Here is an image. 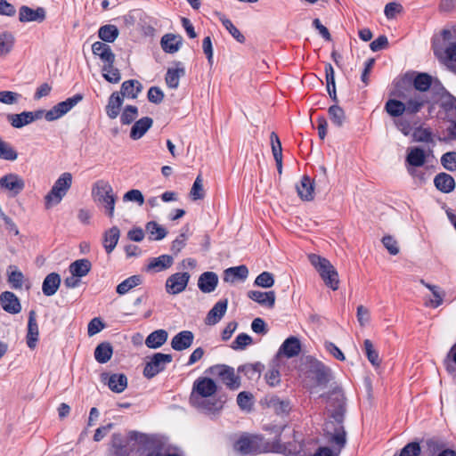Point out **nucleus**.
I'll return each mask as SVG.
<instances>
[{"label":"nucleus","instance_id":"28","mask_svg":"<svg viewBox=\"0 0 456 456\" xmlns=\"http://www.w3.org/2000/svg\"><path fill=\"white\" fill-rule=\"evenodd\" d=\"M102 379L107 380L110 389L115 393H122L127 387V379L124 374L102 375Z\"/></svg>","mask_w":456,"mask_h":456},{"label":"nucleus","instance_id":"44","mask_svg":"<svg viewBox=\"0 0 456 456\" xmlns=\"http://www.w3.org/2000/svg\"><path fill=\"white\" fill-rule=\"evenodd\" d=\"M112 356V347L109 343H101L94 351L95 360L100 363L107 362Z\"/></svg>","mask_w":456,"mask_h":456},{"label":"nucleus","instance_id":"10","mask_svg":"<svg viewBox=\"0 0 456 456\" xmlns=\"http://www.w3.org/2000/svg\"><path fill=\"white\" fill-rule=\"evenodd\" d=\"M83 100V95L80 94H75L72 97L66 99L63 102L57 103L51 110L44 113L45 118L47 121L56 120L66 113H68L72 108H74L78 102Z\"/></svg>","mask_w":456,"mask_h":456},{"label":"nucleus","instance_id":"43","mask_svg":"<svg viewBox=\"0 0 456 456\" xmlns=\"http://www.w3.org/2000/svg\"><path fill=\"white\" fill-rule=\"evenodd\" d=\"M432 77L427 73L418 74L413 80L415 92L425 94L431 86Z\"/></svg>","mask_w":456,"mask_h":456},{"label":"nucleus","instance_id":"35","mask_svg":"<svg viewBox=\"0 0 456 456\" xmlns=\"http://www.w3.org/2000/svg\"><path fill=\"white\" fill-rule=\"evenodd\" d=\"M123 104V98L120 96L119 93H113L110 98L108 104L106 106V113L110 118H116L119 112L120 108Z\"/></svg>","mask_w":456,"mask_h":456},{"label":"nucleus","instance_id":"50","mask_svg":"<svg viewBox=\"0 0 456 456\" xmlns=\"http://www.w3.org/2000/svg\"><path fill=\"white\" fill-rule=\"evenodd\" d=\"M190 196L192 200H202L205 197V190L203 187V179L200 175H199L191 189Z\"/></svg>","mask_w":456,"mask_h":456},{"label":"nucleus","instance_id":"55","mask_svg":"<svg viewBox=\"0 0 456 456\" xmlns=\"http://www.w3.org/2000/svg\"><path fill=\"white\" fill-rule=\"evenodd\" d=\"M412 139L414 142H432V133L428 128L419 126L413 130Z\"/></svg>","mask_w":456,"mask_h":456},{"label":"nucleus","instance_id":"17","mask_svg":"<svg viewBox=\"0 0 456 456\" xmlns=\"http://www.w3.org/2000/svg\"><path fill=\"white\" fill-rule=\"evenodd\" d=\"M194 340V335L190 330L177 333L171 340V346L175 351H183L189 348Z\"/></svg>","mask_w":456,"mask_h":456},{"label":"nucleus","instance_id":"62","mask_svg":"<svg viewBox=\"0 0 456 456\" xmlns=\"http://www.w3.org/2000/svg\"><path fill=\"white\" fill-rule=\"evenodd\" d=\"M382 243L391 255L395 256L399 253L400 248L397 240L394 237L390 235L384 236Z\"/></svg>","mask_w":456,"mask_h":456},{"label":"nucleus","instance_id":"39","mask_svg":"<svg viewBox=\"0 0 456 456\" xmlns=\"http://www.w3.org/2000/svg\"><path fill=\"white\" fill-rule=\"evenodd\" d=\"M65 196L66 194L53 185L49 192L44 197L45 208L51 209L60 204Z\"/></svg>","mask_w":456,"mask_h":456},{"label":"nucleus","instance_id":"12","mask_svg":"<svg viewBox=\"0 0 456 456\" xmlns=\"http://www.w3.org/2000/svg\"><path fill=\"white\" fill-rule=\"evenodd\" d=\"M191 275L189 273H175L166 281L165 289L169 295H177L185 290Z\"/></svg>","mask_w":456,"mask_h":456},{"label":"nucleus","instance_id":"52","mask_svg":"<svg viewBox=\"0 0 456 456\" xmlns=\"http://www.w3.org/2000/svg\"><path fill=\"white\" fill-rule=\"evenodd\" d=\"M146 230L156 240L164 239L167 234L164 227L153 221L147 224Z\"/></svg>","mask_w":456,"mask_h":456},{"label":"nucleus","instance_id":"64","mask_svg":"<svg viewBox=\"0 0 456 456\" xmlns=\"http://www.w3.org/2000/svg\"><path fill=\"white\" fill-rule=\"evenodd\" d=\"M420 446L418 443L412 442L406 444L401 451L400 456H419Z\"/></svg>","mask_w":456,"mask_h":456},{"label":"nucleus","instance_id":"60","mask_svg":"<svg viewBox=\"0 0 456 456\" xmlns=\"http://www.w3.org/2000/svg\"><path fill=\"white\" fill-rule=\"evenodd\" d=\"M395 120L397 129L404 135H409L412 132V122L406 117H399Z\"/></svg>","mask_w":456,"mask_h":456},{"label":"nucleus","instance_id":"16","mask_svg":"<svg viewBox=\"0 0 456 456\" xmlns=\"http://www.w3.org/2000/svg\"><path fill=\"white\" fill-rule=\"evenodd\" d=\"M0 302L3 309L9 314H19L21 310L20 300L12 292H3L0 296Z\"/></svg>","mask_w":456,"mask_h":456},{"label":"nucleus","instance_id":"4","mask_svg":"<svg viewBox=\"0 0 456 456\" xmlns=\"http://www.w3.org/2000/svg\"><path fill=\"white\" fill-rule=\"evenodd\" d=\"M435 55L444 63H456V30H442L433 38Z\"/></svg>","mask_w":456,"mask_h":456},{"label":"nucleus","instance_id":"7","mask_svg":"<svg viewBox=\"0 0 456 456\" xmlns=\"http://www.w3.org/2000/svg\"><path fill=\"white\" fill-rule=\"evenodd\" d=\"M92 195L98 206L102 208L110 217H113L117 196L110 183L105 180L97 181L93 185Z\"/></svg>","mask_w":456,"mask_h":456},{"label":"nucleus","instance_id":"40","mask_svg":"<svg viewBox=\"0 0 456 456\" xmlns=\"http://www.w3.org/2000/svg\"><path fill=\"white\" fill-rule=\"evenodd\" d=\"M142 278L141 275L130 276L117 286L116 291L119 295H125L132 289L142 284Z\"/></svg>","mask_w":456,"mask_h":456},{"label":"nucleus","instance_id":"42","mask_svg":"<svg viewBox=\"0 0 456 456\" xmlns=\"http://www.w3.org/2000/svg\"><path fill=\"white\" fill-rule=\"evenodd\" d=\"M15 37L11 32L0 33V58L11 53Z\"/></svg>","mask_w":456,"mask_h":456},{"label":"nucleus","instance_id":"25","mask_svg":"<svg viewBox=\"0 0 456 456\" xmlns=\"http://www.w3.org/2000/svg\"><path fill=\"white\" fill-rule=\"evenodd\" d=\"M301 351V344L297 338L289 337L281 346L280 354H284L288 358L297 356Z\"/></svg>","mask_w":456,"mask_h":456},{"label":"nucleus","instance_id":"19","mask_svg":"<svg viewBox=\"0 0 456 456\" xmlns=\"http://www.w3.org/2000/svg\"><path fill=\"white\" fill-rule=\"evenodd\" d=\"M39 337L38 325L37 322L35 311H30L28 314V332H27V345L30 349H34L37 346V343Z\"/></svg>","mask_w":456,"mask_h":456},{"label":"nucleus","instance_id":"54","mask_svg":"<svg viewBox=\"0 0 456 456\" xmlns=\"http://www.w3.org/2000/svg\"><path fill=\"white\" fill-rule=\"evenodd\" d=\"M264 366L259 363H250L246 364L239 368L240 371H244L245 374L251 379H258L260 377L261 371Z\"/></svg>","mask_w":456,"mask_h":456},{"label":"nucleus","instance_id":"1","mask_svg":"<svg viewBox=\"0 0 456 456\" xmlns=\"http://www.w3.org/2000/svg\"><path fill=\"white\" fill-rule=\"evenodd\" d=\"M327 410L336 423L327 422L324 430L330 436L331 442L342 447L346 444V432L342 426L345 398L340 389H334L327 397Z\"/></svg>","mask_w":456,"mask_h":456},{"label":"nucleus","instance_id":"22","mask_svg":"<svg viewBox=\"0 0 456 456\" xmlns=\"http://www.w3.org/2000/svg\"><path fill=\"white\" fill-rule=\"evenodd\" d=\"M227 305V299L218 301L207 314L206 324L215 325L219 322L226 313Z\"/></svg>","mask_w":456,"mask_h":456},{"label":"nucleus","instance_id":"5","mask_svg":"<svg viewBox=\"0 0 456 456\" xmlns=\"http://www.w3.org/2000/svg\"><path fill=\"white\" fill-rule=\"evenodd\" d=\"M233 448L242 455L267 452L271 450L282 452L281 444L270 446L260 436H242L234 443Z\"/></svg>","mask_w":456,"mask_h":456},{"label":"nucleus","instance_id":"15","mask_svg":"<svg viewBox=\"0 0 456 456\" xmlns=\"http://www.w3.org/2000/svg\"><path fill=\"white\" fill-rule=\"evenodd\" d=\"M45 19V10L43 7L36 9L23 5L19 11V20L21 22H41Z\"/></svg>","mask_w":456,"mask_h":456},{"label":"nucleus","instance_id":"41","mask_svg":"<svg viewBox=\"0 0 456 456\" xmlns=\"http://www.w3.org/2000/svg\"><path fill=\"white\" fill-rule=\"evenodd\" d=\"M426 288H428L433 294L434 298L430 299L427 305L436 308L443 304L444 297L445 295L440 288L435 285L426 283L423 280L420 281Z\"/></svg>","mask_w":456,"mask_h":456},{"label":"nucleus","instance_id":"57","mask_svg":"<svg viewBox=\"0 0 456 456\" xmlns=\"http://www.w3.org/2000/svg\"><path fill=\"white\" fill-rule=\"evenodd\" d=\"M441 163L448 171H456V152L449 151L444 153L441 158Z\"/></svg>","mask_w":456,"mask_h":456},{"label":"nucleus","instance_id":"38","mask_svg":"<svg viewBox=\"0 0 456 456\" xmlns=\"http://www.w3.org/2000/svg\"><path fill=\"white\" fill-rule=\"evenodd\" d=\"M91 268V262L88 259L83 258L71 263L69 270L71 274H75L81 278L86 276L90 272Z\"/></svg>","mask_w":456,"mask_h":456},{"label":"nucleus","instance_id":"59","mask_svg":"<svg viewBox=\"0 0 456 456\" xmlns=\"http://www.w3.org/2000/svg\"><path fill=\"white\" fill-rule=\"evenodd\" d=\"M138 110L135 106H126L120 117L122 124L129 125L136 118Z\"/></svg>","mask_w":456,"mask_h":456},{"label":"nucleus","instance_id":"2","mask_svg":"<svg viewBox=\"0 0 456 456\" xmlns=\"http://www.w3.org/2000/svg\"><path fill=\"white\" fill-rule=\"evenodd\" d=\"M216 389L217 386L213 379L199 378L193 384L191 401L193 405L200 409L210 412L217 411L223 408L224 401L213 397Z\"/></svg>","mask_w":456,"mask_h":456},{"label":"nucleus","instance_id":"51","mask_svg":"<svg viewBox=\"0 0 456 456\" xmlns=\"http://www.w3.org/2000/svg\"><path fill=\"white\" fill-rule=\"evenodd\" d=\"M17 158V151L9 143L0 138V159L14 161Z\"/></svg>","mask_w":456,"mask_h":456},{"label":"nucleus","instance_id":"24","mask_svg":"<svg viewBox=\"0 0 456 456\" xmlns=\"http://www.w3.org/2000/svg\"><path fill=\"white\" fill-rule=\"evenodd\" d=\"M248 275V269L241 265L235 267L227 268L224 273V281L225 282L234 283L237 281H245Z\"/></svg>","mask_w":456,"mask_h":456},{"label":"nucleus","instance_id":"63","mask_svg":"<svg viewBox=\"0 0 456 456\" xmlns=\"http://www.w3.org/2000/svg\"><path fill=\"white\" fill-rule=\"evenodd\" d=\"M23 280V273L19 270H14L9 273L8 281L15 289L22 288Z\"/></svg>","mask_w":456,"mask_h":456},{"label":"nucleus","instance_id":"21","mask_svg":"<svg viewBox=\"0 0 456 456\" xmlns=\"http://www.w3.org/2000/svg\"><path fill=\"white\" fill-rule=\"evenodd\" d=\"M183 44V38L180 35L167 33L161 38L160 45L164 52L175 53L179 51Z\"/></svg>","mask_w":456,"mask_h":456},{"label":"nucleus","instance_id":"61","mask_svg":"<svg viewBox=\"0 0 456 456\" xmlns=\"http://www.w3.org/2000/svg\"><path fill=\"white\" fill-rule=\"evenodd\" d=\"M403 5L396 2H391L385 6V15L387 19H394L403 12Z\"/></svg>","mask_w":456,"mask_h":456},{"label":"nucleus","instance_id":"36","mask_svg":"<svg viewBox=\"0 0 456 456\" xmlns=\"http://www.w3.org/2000/svg\"><path fill=\"white\" fill-rule=\"evenodd\" d=\"M184 68L178 64L175 68H169L166 74V83L169 88L175 89L179 86L180 78L184 76Z\"/></svg>","mask_w":456,"mask_h":456},{"label":"nucleus","instance_id":"29","mask_svg":"<svg viewBox=\"0 0 456 456\" xmlns=\"http://www.w3.org/2000/svg\"><path fill=\"white\" fill-rule=\"evenodd\" d=\"M120 236V231L117 226L107 230L103 234L102 244L105 251L110 254L116 248Z\"/></svg>","mask_w":456,"mask_h":456},{"label":"nucleus","instance_id":"3","mask_svg":"<svg viewBox=\"0 0 456 456\" xmlns=\"http://www.w3.org/2000/svg\"><path fill=\"white\" fill-rule=\"evenodd\" d=\"M429 103L430 100L426 94L410 92L403 100L389 99L385 104V110L393 118L414 116Z\"/></svg>","mask_w":456,"mask_h":456},{"label":"nucleus","instance_id":"6","mask_svg":"<svg viewBox=\"0 0 456 456\" xmlns=\"http://www.w3.org/2000/svg\"><path fill=\"white\" fill-rule=\"evenodd\" d=\"M308 260L319 273L324 284L334 291L338 290L340 283L338 273L330 261L316 254L308 255Z\"/></svg>","mask_w":456,"mask_h":456},{"label":"nucleus","instance_id":"48","mask_svg":"<svg viewBox=\"0 0 456 456\" xmlns=\"http://www.w3.org/2000/svg\"><path fill=\"white\" fill-rule=\"evenodd\" d=\"M365 354L370 362L379 367L380 364V359L378 351L374 348L372 342L370 339H365L363 342Z\"/></svg>","mask_w":456,"mask_h":456},{"label":"nucleus","instance_id":"33","mask_svg":"<svg viewBox=\"0 0 456 456\" xmlns=\"http://www.w3.org/2000/svg\"><path fill=\"white\" fill-rule=\"evenodd\" d=\"M142 89L138 80L131 79L123 82L120 89L121 97L135 99Z\"/></svg>","mask_w":456,"mask_h":456},{"label":"nucleus","instance_id":"46","mask_svg":"<svg viewBox=\"0 0 456 456\" xmlns=\"http://www.w3.org/2000/svg\"><path fill=\"white\" fill-rule=\"evenodd\" d=\"M114 63L103 64L102 76L110 83L117 84L120 81L119 70L113 66Z\"/></svg>","mask_w":456,"mask_h":456},{"label":"nucleus","instance_id":"58","mask_svg":"<svg viewBox=\"0 0 456 456\" xmlns=\"http://www.w3.org/2000/svg\"><path fill=\"white\" fill-rule=\"evenodd\" d=\"M237 403L241 410L250 411L253 405V396L247 392H240L237 396Z\"/></svg>","mask_w":456,"mask_h":456},{"label":"nucleus","instance_id":"53","mask_svg":"<svg viewBox=\"0 0 456 456\" xmlns=\"http://www.w3.org/2000/svg\"><path fill=\"white\" fill-rule=\"evenodd\" d=\"M253 342L252 338L247 333L239 334L232 341L231 348L236 351L244 350L248 346Z\"/></svg>","mask_w":456,"mask_h":456},{"label":"nucleus","instance_id":"27","mask_svg":"<svg viewBox=\"0 0 456 456\" xmlns=\"http://www.w3.org/2000/svg\"><path fill=\"white\" fill-rule=\"evenodd\" d=\"M173 257L169 255H161L158 257L151 258L146 267L147 271L155 273L162 272L168 269L173 265Z\"/></svg>","mask_w":456,"mask_h":456},{"label":"nucleus","instance_id":"9","mask_svg":"<svg viewBox=\"0 0 456 456\" xmlns=\"http://www.w3.org/2000/svg\"><path fill=\"white\" fill-rule=\"evenodd\" d=\"M210 374L217 377L224 384L230 389H238L240 386V379L238 375L235 374V370L232 367L217 364L212 366L209 369Z\"/></svg>","mask_w":456,"mask_h":456},{"label":"nucleus","instance_id":"30","mask_svg":"<svg viewBox=\"0 0 456 456\" xmlns=\"http://www.w3.org/2000/svg\"><path fill=\"white\" fill-rule=\"evenodd\" d=\"M434 183L438 191L444 193L451 192L455 188V181L453 177L446 173H440L436 175Z\"/></svg>","mask_w":456,"mask_h":456},{"label":"nucleus","instance_id":"45","mask_svg":"<svg viewBox=\"0 0 456 456\" xmlns=\"http://www.w3.org/2000/svg\"><path fill=\"white\" fill-rule=\"evenodd\" d=\"M313 372L320 384L328 382L330 377V370L320 362H314L312 365Z\"/></svg>","mask_w":456,"mask_h":456},{"label":"nucleus","instance_id":"8","mask_svg":"<svg viewBox=\"0 0 456 456\" xmlns=\"http://www.w3.org/2000/svg\"><path fill=\"white\" fill-rule=\"evenodd\" d=\"M25 189V180L17 173H7L0 178V191L9 197H16Z\"/></svg>","mask_w":456,"mask_h":456},{"label":"nucleus","instance_id":"47","mask_svg":"<svg viewBox=\"0 0 456 456\" xmlns=\"http://www.w3.org/2000/svg\"><path fill=\"white\" fill-rule=\"evenodd\" d=\"M53 185L64 194H67L72 185V175L69 172L62 173L54 182Z\"/></svg>","mask_w":456,"mask_h":456},{"label":"nucleus","instance_id":"49","mask_svg":"<svg viewBox=\"0 0 456 456\" xmlns=\"http://www.w3.org/2000/svg\"><path fill=\"white\" fill-rule=\"evenodd\" d=\"M329 115L333 124L338 127L342 126L346 118L345 112L341 107L332 105L329 108Z\"/></svg>","mask_w":456,"mask_h":456},{"label":"nucleus","instance_id":"13","mask_svg":"<svg viewBox=\"0 0 456 456\" xmlns=\"http://www.w3.org/2000/svg\"><path fill=\"white\" fill-rule=\"evenodd\" d=\"M43 116L44 110H37L35 112L24 111L20 114L8 115V120L13 127L20 128L37 119H40Z\"/></svg>","mask_w":456,"mask_h":456},{"label":"nucleus","instance_id":"20","mask_svg":"<svg viewBox=\"0 0 456 456\" xmlns=\"http://www.w3.org/2000/svg\"><path fill=\"white\" fill-rule=\"evenodd\" d=\"M426 152L419 147H410L407 150L406 163L407 167H422L426 162Z\"/></svg>","mask_w":456,"mask_h":456},{"label":"nucleus","instance_id":"34","mask_svg":"<svg viewBox=\"0 0 456 456\" xmlns=\"http://www.w3.org/2000/svg\"><path fill=\"white\" fill-rule=\"evenodd\" d=\"M152 119L144 117L136 121L131 128L130 136L134 140H138L144 135V134L151 127Z\"/></svg>","mask_w":456,"mask_h":456},{"label":"nucleus","instance_id":"11","mask_svg":"<svg viewBox=\"0 0 456 456\" xmlns=\"http://www.w3.org/2000/svg\"><path fill=\"white\" fill-rule=\"evenodd\" d=\"M172 362V355L168 354L156 353L146 363L143 375L151 379L165 369L166 364Z\"/></svg>","mask_w":456,"mask_h":456},{"label":"nucleus","instance_id":"56","mask_svg":"<svg viewBox=\"0 0 456 456\" xmlns=\"http://www.w3.org/2000/svg\"><path fill=\"white\" fill-rule=\"evenodd\" d=\"M255 284L262 288H271L274 284V277L269 272H263L255 280Z\"/></svg>","mask_w":456,"mask_h":456},{"label":"nucleus","instance_id":"14","mask_svg":"<svg viewBox=\"0 0 456 456\" xmlns=\"http://www.w3.org/2000/svg\"><path fill=\"white\" fill-rule=\"evenodd\" d=\"M127 26H136L139 28H153L156 23L144 12L136 10L126 17Z\"/></svg>","mask_w":456,"mask_h":456},{"label":"nucleus","instance_id":"31","mask_svg":"<svg viewBox=\"0 0 456 456\" xmlns=\"http://www.w3.org/2000/svg\"><path fill=\"white\" fill-rule=\"evenodd\" d=\"M60 284V275L56 273H51L45 278L43 281L42 291L45 296L51 297L57 292Z\"/></svg>","mask_w":456,"mask_h":456},{"label":"nucleus","instance_id":"23","mask_svg":"<svg viewBox=\"0 0 456 456\" xmlns=\"http://www.w3.org/2000/svg\"><path fill=\"white\" fill-rule=\"evenodd\" d=\"M248 297L259 305L268 308H273L276 300L274 291L263 292L259 290H250L248 292Z\"/></svg>","mask_w":456,"mask_h":456},{"label":"nucleus","instance_id":"37","mask_svg":"<svg viewBox=\"0 0 456 456\" xmlns=\"http://www.w3.org/2000/svg\"><path fill=\"white\" fill-rule=\"evenodd\" d=\"M167 332L165 330H158L151 332L145 339V345L149 348H159L167 339Z\"/></svg>","mask_w":456,"mask_h":456},{"label":"nucleus","instance_id":"32","mask_svg":"<svg viewBox=\"0 0 456 456\" xmlns=\"http://www.w3.org/2000/svg\"><path fill=\"white\" fill-rule=\"evenodd\" d=\"M297 191L301 200L311 201L314 200V183L311 179L305 175L297 185Z\"/></svg>","mask_w":456,"mask_h":456},{"label":"nucleus","instance_id":"26","mask_svg":"<svg viewBox=\"0 0 456 456\" xmlns=\"http://www.w3.org/2000/svg\"><path fill=\"white\" fill-rule=\"evenodd\" d=\"M92 51L94 54L100 57L104 64L114 63L115 55L108 45L102 42H95L92 45Z\"/></svg>","mask_w":456,"mask_h":456},{"label":"nucleus","instance_id":"18","mask_svg":"<svg viewBox=\"0 0 456 456\" xmlns=\"http://www.w3.org/2000/svg\"><path fill=\"white\" fill-rule=\"evenodd\" d=\"M218 284V276L214 272L201 273L198 280V287L203 293L213 292Z\"/></svg>","mask_w":456,"mask_h":456}]
</instances>
